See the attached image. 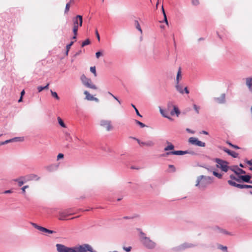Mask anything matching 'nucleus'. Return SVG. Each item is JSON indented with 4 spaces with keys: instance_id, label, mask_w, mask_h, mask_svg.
<instances>
[{
    "instance_id": "obj_1",
    "label": "nucleus",
    "mask_w": 252,
    "mask_h": 252,
    "mask_svg": "<svg viewBox=\"0 0 252 252\" xmlns=\"http://www.w3.org/2000/svg\"><path fill=\"white\" fill-rule=\"evenodd\" d=\"M213 179V177L199 176L197 178L195 186L200 189H205L208 185L212 183Z\"/></svg>"
},
{
    "instance_id": "obj_2",
    "label": "nucleus",
    "mask_w": 252,
    "mask_h": 252,
    "mask_svg": "<svg viewBox=\"0 0 252 252\" xmlns=\"http://www.w3.org/2000/svg\"><path fill=\"white\" fill-rule=\"evenodd\" d=\"M141 242L143 246L148 249L153 250L156 247V243L150 239L149 237H146L144 233H140Z\"/></svg>"
},
{
    "instance_id": "obj_3",
    "label": "nucleus",
    "mask_w": 252,
    "mask_h": 252,
    "mask_svg": "<svg viewBox=\"0 0 252 252\" xmlns=\"http://www.w3.org/2000/svg\"><path fill=\"white\" fill-rule=\"evenodd\" d=\"M75 252H97L88 244H83L74 247Z\"/></svg>"
},
{
    "instance_id": "obj_4",
    "label": "nucleus",
    "mask_w": 252,
    "mask_h": 252,
    "mask_svg": "<svg viewBox=\"0 0 252 252\" xmlns=\"http://www.w3.org/2000/svg\"><path fill=\"white\" fill-rule=\"evenodd\" d=\"M215 161L218 163L217 165L218 168H220L223 171L226 172L230 167L228 166V162L221 159L220 158H216L214 159Z\"/></svg>"
},
{
    "instance_id": "obj_5",
    "label": "nucleus",
    "mask_w": 252,
    "mask_h": 252,
    "mask_svg": "<svg viewBox=\"0 0 252 252\" xmlns=\"http://www.w3.org/2000/svg\"><path fill=\"white\" fill-rule=\"evenodd\" d=\"M56 248L58 252H75L74 247H67L64 245L57 244Z\"/></svg>"
},
{
    "instance_id": "obj_6",
    "label": "nucleus",
    "mask_w": 252,
    "mask_h": 252,
    "mask_svg": "<svg viewBox=\"0 0 252 252\" xmlns=\"http://www.w3.org/2000/svg\"><path fill=\"white\" fill-rule=\"evenodd\" d=\"M188 142L189 144L197 146L198 147H205L206 146L205 143L199 141L198 138L194 137H191L189 138Z\"/></svg>"
},
{
    "instance_id": "obj_7",
    "label": "nucleus",
    "mask_w": 252,
    "mask_h": 252,
    "mask_svg": "<svg viewBox=\"0 0 252 252\" xmlns=\"http://www.w3.org/2000/svg\"><path fill=\"white\" fill-rule=\"evenodd\" d=\"M21 178H23V180H25L27 182L32 180L38 181L40 179V177L34 174H30L26 176H21Z\"/></svg>"
},
{
    "instance_id": "obj_8",
    "label": "nucleus",
    "mask_w": 252,
    "mask_h": 252,
    "mask_svg": "<svg viewBox=\"0 0 252 252\" xmlns=\"http://www.w3.org/2000/svg\"><path fill=\"white\" fill-rule=\"evenodd\" d=\"M230 169L234 172L235 174L238 175H240V174H244L246 173V171L245 170L239 168L237 165L230 167Z\"/></svg>"
},
{
    "instance_id": "obj_9",
    "label": "nucleus",
    "mask_w": 252,
    "mask_h": 252,
    "mask_svg": "<svg viewBox=\"0 0 252 252\" xmlns=\"http://www.w3.org/2000/svg\"><path fill=\"white\" fill-rule=\"evenodd\" d=\"M70 215H71V213L70 212L69 210L60 212L59 219L60 220H65V218Z\"/></svg>"
},
{
    "instance_id": "obj_10",
    "label": "nucleus",
    "mask_w": 252,
    "mask_h": 252,
    "mask_svg": "<svg viewBox=\"0 0 252 252\" xmlns=\"http://www.w3.org/2000/svg\"><path fill=\"white\" fill-rule=\"evenodd\" d=\"M187 152L186 151H170L167 152L165 154V155L166 156H169L171 155H184L185 154H187Z\"/></svg>"
},
{
    "instance_id": "obj_11",
    "label": "nucleus",
    "mask_w": 252,
    "mask_h": 252,
    "mask_svg": "<svg viewBox=\"0 0 252 252\" xmlns=\"http://www.w3.org/2000/svg\"><path fill=\"white\" fill-rule=\"evenodd\" d=\"M100 125L103 126H105L107 131H110L111 129L110 121L102 120L100 121Z\"/></svg>"
},
{
    "instance_id": "obj_12",
    "label": "nucleus",
    "mask_w": 252,
    "mask_h": 252,
    "mask_svg": "<svg viewBox=\"0 0 252 252\" xmlns=\"http://www.w3.org/2000/svg\"><path fill=\"white\" fill-rule=\"evenodd\" d=\"M214 99L220 104H223L225 102V94H222L220 97H215Z\"/></svg>"
},
{
    "instance_id": "obj_13",
    "label": "nucleus",
    "mask_w": 252,
    "mask_h": 252,
    "mask_svg": "<svg viewBox=\"0 0 252 252\" xmlns=\"http://www.w3.org/2000/svg\"><path fill=\"white\" fill-rule=\"evenodd\" d=\"M180 245L182 247L183 251H184L187 249L192 248H194L195 246H196V245L193 244L192 243H187V242L184 243Z\"/></svg>"
},
{
    "instance_id": "obj_14",
    "label": "nucleus",
    "mask_w": 252,
    "mask_h": 252,
    "mask_svg": "<svg viewBox=\"0 0 252 252\" xmlns=\"http://www.w3.org/2000/svg\"><path fill=\"white\" fill-rule=\"evenodd\" d=\"M239 178L240 181L241 180L244 182L248 183L251 179V176L250 175H239Z\"/></svg>"
},
{
    "instance_id": "obj_15",
    "label": "nucleus",
    "mask_w": 252,
    "mask_h": 252,
    "mask_svg": "<svg viewBox=\"0 0 252 252\" xmlns=\"http://www.w3.org/2000/svg\"><path fill=\"white\" fill-rule=\"evenodd\" d=\"M245 80L246 85L248 87L249 90L252 92V77H247Z\"/></svg>"
},
{
    "instance_id": "obj_16",
    "label": "nucleus",
    "mask_w": 252,
    "mask_h": 252,
    "mask_svg": "<svg viewBox=\"0 0 252 252\" xmlns=\"http://www.w3.org/2000/svg\"><path fill=\"white\" fill-rule=\"evenodd\" d=\"M72 22L73 25V27L72 29L73 33H77L79 28L77 19H74V18H73Z\"/></svg>"
},
{
    "instance_id": "obj_17",
    "label": "nucleus",
    "mask_w": 252,
    "mask_h": 252,
    "mask_svg": "<svg viewBox=\"0 0 252 252\" xmlns=\"http://www.w3.org/2000/svg\"><path fill=\"white\" fill-rule=\"evenodd\" d=\"M74 19H77L78 26L82 27L83 24V17L80 15H77L73 17Z\"/></svg>"
},
{
    "instance_id": "obj_18",
    "label": "nucleus",
    "mask_w": 252,
    "mask_h": 252,
    "mask_svg": "<svg viewBox=\"0 0 252 252\" xmlns=\"http://www.w3.org/2000/svg\"><path fill=\"white\" fill-rule=\"evenodd\" d=\"M180 113V112L178 109V108L176 106H174L173 109L170 112V114L172 116L174 115L175 114H176L177 116L179 115Z\"/></svg>"
},
{
    "instance_id": "obj_19",
    "label": "nucleus",
    "mask_w": 252,
    "mask_h": 252,
    "mask_svg": "<svg viewBox=\"0 0 252 252\" xmlns=\"http://www.w3.org/2000/svg\"><path fill=\"white\" fill-rule=\"evenodd\" d=\"M14 181L18 183L19 187H21L25 183L27 182L23 178H21V176L19 178L14 179Z\"/></svg>"
},
{
    "instance_id": "obj_20",
    "label": "nucleus",
    "mask_w": 252,
    "mask_h": 252,
    "mask_svg": "<svg viewBox=\"0 0 252 252\" xmlns=\"http://www.w3.org/2000/svg\"><path fill=\"white\" fill-rule=\"evenodd\" d=\"M58 165L55 164L51 165L47 167V169L49 171L52 172L57 169Z\"/></svg>"
},
{
    "instance_id": "obj_21",
    "label": "nucleus",
    "mask_w": 252,
    "mask_h": 252,
    "mask_svg": "<svg viewBox=\"0 0 252 252\" xmlns=\"http://www.w3.org/2000/svg\"><path fill=\"white\" fill-rule=\"evenodd\" d=\"M80 79L84 85L87 82H90V79L87 78L84 74H82L81 76Z\"/></svg>"
},
{
    "instance_id": "obj_22",
    "label": "nucleus",
    "mask_w": 252,
    "mask_h": 252,
    "mask_svg": "<svg viewBox=\"0 0 252 252\" xmlns=\"http://www.w3.org/2000/svg\"><path fill=\"white\" fill-rule=\"evenodd\" d=\"M171 251L173 252H181L183 251L181 245L172 248Z\"/></svg>"
},
{
    "instance_id": "obj_23",
    "label": "nucleus",
    "mask_w": 252,
    "mask_h": 252,
    "mask_svg": "<svg viewBox=\"0 0 252 252\" xmlns=\"http://www.w3.org/2000/svg\"><path fill=\"white\" fill-rule=\"evenodd\" d=\"M181 78V69L180 67L178 69L177 77H176V84L179 83L180 79Z\"/></svg>"
},
{
    "instance_id": "obj_24",
    "label": "nucleus",
    "mask_w": 252,
    "mask_h": 252,
    "mask_svg": "<svg viewBox=\"0 0 252 252\" xmlns=\"http://www.w3.org/2000/svg\"><path fill=\"white\" fill-rule=\"evenodd\" d=\"M84 94H86V98L87 100H93L94 98V97L93 95H91L87 91H85L84 92Z\"/></svg>"
},
{
    "instance_id": "obj_25",
    "label": "nucleus",
    "mask_w": 252,
    "mask_h": 252,
    "mask_svg": "<svg viewBox=\"0 0 252 252\" xmlns=\"http://www.w3.org/2000/svg\"><path fill=\"white\" fill-rule=\"evenodd\" d=\"M176 90L181 94H183L184 93V91L182 87L180 85L179 83L176 84L175 86Z\"/></svg>"
},
{
    "instance_id": "obj_26",
    "label": "nucleus",
    "mask_w": 252,
    "mask_h": 252,
    "mask_svg": "<svg viewBox=\"0 0 252 252\" xmlns=\"http://www.w3.org/2000/svg\"><path fill=\"white\" fill-rule=\"evenodd\" d=\"M41 231H42L43 232L47 233H49V234H53V233H56V231L48 229H47V228H46L45 227H43V228H42V230H41Z\"/></svg>"
},
{
    "instance_id": "obj_27",
    "label": "nucleus",
    "mask_w": 252,
    "mask_h": 252,
    "mask_svg": "<svg viewBox=\"0 0 252 252\" xmlns=\"http://www.w3.org/2000/svg\"><path fill=\"white\" fill-rule=\"evenodd\" d=\"M49 84L48 83L44 87L38 86L37 87V90H38V92H41V91H42L44 90L48 89V87H49Z\"/></svg>"
},
{
    "instance_id": "obj_28",
    "label": "nucleus",
    "mask_w": 252,
    "mask_h": 252,
    "mask_svg": "<svg viewBox=\"0 0 252 252\" xmlns=\"http://www.w3.org/2000/svg\"><path fill=\"white\" fill-rule=\"evenodd\" d=\"M174 149V146L172 144H170L169 145H167L164 149V151H168L172 150Z\"/></svg>"
},
{
    "instance_id": "obj_29",
    "label": "nucleus",
    "mask_w": 252,
    "mask_h": 252,
    "mask_svg": "<svg viewBox=\"0 0 252 252\" xmlns=\"http://www.w3.org/2000/svg\"><path fill=\"white\" fill-rule=\"evenodd\" d=\"M58 123H59V125L62 127H66V125L64 123V122L63 121V120L60 117H58Z\"/></svg>"
},
{
    "instance_id": "obj_30",
    "label": "nucleus",
    "mask_w": 252,
    "mask_h": 252,
    "mask_svg": "<svg viewBox=\"0 0 252 252\" xmlns=\"http://www.w3.org/2000/svg\"><path fill=\"white\" fill-rule=\"evenodd\" d=\"M134 23H135V26L136 27V28L139 31H140L141 32H142V29L140 27V24L138 22V21L137 20H135L134 21Z\"/></svg>"
},
{
    "instance_id": "obj_31",
    "label": "nucleus",
    "mask_w": 252,
    "mask_h": 252,
    "mask_svg": "<svg viewBox=\"0 0 252 252\" xmlns=\"http://www.w3.org/2000/svg\"><path fill=\"white\" fill-rule=\"evenodd\" d=\"M193 109H194V111H195L196 113L198 114L199 113V110L200 109V106H197L195 104H193Z\"/></svg>"
},
{
    "instance_id": "obj_32",
    "label": "nucleus",
    "mask_w": 252,
    "mask_h": 252,
    "mask_svg": "<svg viewBox=\"0 0 252 252\" xmlns=\"http://www.w3.org/2000/svg\"><path fill=\"white\" fill-rule=\"evenodd\" d=\"M50 92L51 93V94L53 97L56 98L57 100L60 99V97L58 96L57 93L55 92H53L52 90H50Z\"/></svg>"
},
{
    "instance_id": "obj_33",
    "label": "nucleus",
    "mask_w": 252,
    "mask_h": 252,
    "mask_svg": "<svg viewBox=\"0 0 252 252\" xmlns=\"http://www.w3.org/2000/svg\"><path fill=\"white\" fill-rule=\"evenodd\" d=\"M162 13H163V16H164V21L166 23V25H168V22L167 17H166V14H165V11L164 10L163 5L162 6Z\"/></svg>"
},
{
    "instance_id": "obj_34",
    "label": "nucleus",
    "mask_w": 252,
    "mask_h": 252,
    "mask_svg": "<svg viewBox=\"0 0 252 252\" xmlns=\"http://www.w3.org/2000/svg\"><path fill=\"white\" fill-rule=\"evenodd\" d=\"M155 145V143L151 140L145 142V146L148 147H152Z\"/></svg>"
},
{
    "instance_id": "obj_35",
    "label": "nucleus",
    "mask_w": 252,
    "mask_h": 252,
    "mask_svg": "<svg viewBox=\"0 0 252 252\" xmlns=\"http://www.w3.org/2000/svg\"><path fill=\"white\" fill-rule=\"evenodd\" d=\"M91 43V41L89 39H87L84 41L82 43V47H83L86 45H88Z\"/></svg>"
},
{
    "instance_id": "obj_36",
    "label": "nucleus",
    "mask_w": 252,
    "mask_h": 252,
    "mask_svg": "<svg viewBox=\"0 0 252 252\" xmlns=\"http://www.w3.org/2000/svg\"><path fill=\"white\" fill-rule=\"evenodd\" d=\"M90 71L91 72H92L94 74L95 77L97 76L96 69H95V66H91L90 67Z\"/></svg>"
},
{
    "instance_id": "obj_37",
    "label": "nucleus",
    "mask_w": 252,
    "mask_h": 252,
    "mask_svg": "<svg viewBox=\"0 0 252 252\" xmlns=\"http://www.w3.org/2000/svg\"><path fill=\"white\" fill-rule=\"evenodd\" d=\"M213 175L216 176V177L220 179L222 177V175L215 171H213Z\"/></svg>"
},
{
    "instance_id": "obj_38",
    "label": "nucleus",
    "mask_w": 252,
    "mask_h": 252,
    "mask_svg": "<svg viewBox=\"0 0 252 252\" xmlns=\"http://www.w3.org/2000/svg\"><path fill=\"white\" fill-rule=\"evenodd\" d=\"M135 122L137 125L140 126L141 127H144L146 126V125L144 124L137 120H135Z\"/></svg>"
},
{
    "instance_id": "obj_39",
    "label": "nucleus",
    "mask_w": 252,
    "mask_h": 252,
    "mask_svg": "<svg viewBox=\"0 0 252 252\" xmlns=\"http://www.w3.org/2000/svg\"><path fill=\"white\" fill-rule=\"evenodd\" d=\"M32 226L36 229L40 230V231H41L42 230V228H43L42 226H39V225H38L36 223H32Z\"/></svg>"
},
{
    "instance_id": "obj_40",
    "label": "nucleus",
    "mask_w": 252,
    "mask_h": 252,
    "mask_svg": "<svg viewBox=\"0 0 252 252\" xmlns=\"http://www.w3.org/2000/svg\"><path fill=\"white\" fill-rule=\"evenodd\" d=\"M74 41H71L69 44H67L66 46V49L67 50V53H68L69 50L71 47V46L73 44Z\"/></svg>"
},
{
    "instance_id": "obj_41",
    "label": "nucleus",
    "mask_w": 252,
    "mask_h": 252,
    "mask_svg": "<svg viewBox=\"0 0 252 252\" xmlns=\"http://www.w3.org/2000/svg\"><path fill=\"white\" fill-rule=\"evenodd\" d=\"M131 105L134 109L135 112L136 113V115L140 117H142V115H140V114L139 113L138 110H137V109L136 108L135 106L133 104H131Z\"/></svg>"
},
{
    "instance_id": "obj_42",
    "label": "nucleus",
    "mask_w": 252,
    "mask_h": 252,
    "mask_svg": "<svg viewBox=\"0 0 252 252\" xmlns=\"http://www.w3.org/2000/svg\"><path fill=\"white\" fill-rule=\"evenodd\" d=\"M218 248L221 250L223 251H225V252L227 251V248L226 246H223L222 245H220L218 246Z\"/></svg>"
},
{
    "instance_id": "obj_43",
    "label": "nucleus",
    "mask_w": 252,
    "mask_h": 252,
    "mask_svg": "<svg viewBox=\"0 0 252 252\" xmlns=\"http://www.w3.org/2000/svg\"><path fill=\"white\" fill-rule=\"evenodd\" d=\"M70 5V2H68L66 3L65 8V10H64V13H67L68 12V11L69 10Z\"/></svg>"
},
{
    "instance_id": "obj_44",
    "label": "nucleus",
    "mask_w": 252,
    "mask_h": 252,
    "mask_svg": "<svg viewBox=\"0 0 252 252\" xmlns=\"http://www.w3.org/2000/svg\"><path fill=\"white\" fill-rule=\"evenodd\" d=\"M229 155L232 156L234 158H237L238 157V154L233 151H231Z\"/></svg>"
},
{
    "instance_id": "obj_45",
    "label": "nucleus",
    "mask_w": 252,
    "mask_h": 252,
    "mask_svg": "<svg viewBox=\"0 0 252 252\" xmlns=\"http://www.w3.org/2000/svg\"><path fill=\"white\" fill-rule=\"evenodd\" d=\"M10 142H12L11 139L6 140H5L4 141L0 142V146H1V145H5V144H8V143H10Z\"/></svg>"
},
{
    "instance_id": "obj_46",
    "label": "nucleus",
    "mask_w": 252,
    "mask_h": 252,
    "mask_svg": "<svg viewBox=\"0 0 252 252\" xmlns=\"http://www.w3.org/2000/svg\"><path fill=\"white\" fill-rule=\"evenodd\" d=\"M230 178L232 179V180H235L236 181H237L238 182H240V180L239 179V178H236L235 176H234L233 175H231L230 176Z\"/></svg>"
},
{
    "instance_id": "obj_47",
    "label": "nucleus",
    "mask_w": 252,
    "mask_h": 252,
    "mask_svg": "<svg viewBox=\"0 0 252 252\" xmlns=\"http://www.w3.org/2000/svg\"><path fill=\"white\" fill-rule=\"evenodd\" d=\"M228 183L230 185H231L232 186H233V187H235V186L236 185V184H237L236 183H235V182H234V181H233L232 180H228Z\"/></svg>"
},
{
    "instance_id": "obj_48",
    "label": "nucleus",
    "mask_w": 252,
    "mask_h": 252,
    "mask_svg": "<svg viewBox=\"0 0 252 252\" xmlns=\"http://www.w3.org/2000/svg\"><path fill=\"white\" fill-rule=\"evenodd\" d=\"M186 152H187V154H190L191 155H195L196 154L195 152L191 151V150H186Z\"/></svg>"
},
{
    "instance_id": "obj_49",
    "label": "nucleus",
    "mask_w": 252,
    "mask_h": 252,
    "mask_svg": "<svg viewBox=\"0 0 252 252\" xmlns=\"http://www.w3.org/2000/svg\"><path fill=\"white\" fill-rule=\"evenodd\" d=\"M123 249L124 250L126 251V252H129L131 251V247H126L124 246L123 247Z\"/></svg>"
},
{
    "instance_id": "obj_50",
    "label": "nucleus",
    "mask_w": 252,
    "mask_h": 252,
    "mask_svg": "<svg viewBox=\"0 0 252 252\" xmlns=\"http://www.w3.org/2000/svg\"><path fill=\"white\" fill-rule=\"evenodd\" d=\"M21 137H14L13 138L10 139L11 140V142L18 141L21 140Z\"/></svg>"
},
{
    "instance_id": "obj_51",
    "label": "nucleus",
    "mask_w": 252,
    "mask_h": 252,
    "mask_svg": "<svg viewBox=\"0 0 252 252\" xmlns=\"http://www.w3.org/2000/svg\"><path fill=\"white\" fill-rule=\"evenodd\" d=\"M102 55V53L100 51L97 52L95 53V56L96 58H99Z\"/></svg>"
},
{
    "instance_id": "obj_52",
    "label": "nucleus",
    "mask_w": 252,
    "mask_h": 252,
    "mask_svg": "<svg viewBox=\"0 0 252 252\" xmlns=\"http://www.w3.org/2000/svg\"><path fill=\"white\" fill-rule=\"evenodd\" d=\"M192 4L194 5H197L199 4L198 0H191Z\"/></svg>"
},
{
    "instance_id": "obj_53",
    "label": "nucleus",
    "mask_w": 252,
    "mask_h": 252,
    "mask_svg": "<svg viewBox=\"0 0 252 252\" xmlns=\"http://www.w3.org/2000/svg\"><path fill=\"white\" fill-rule=\"evenodd\" d=\"M223 151L228 154L229 155L230 154L232 151L226 148H224L223 149Z\"/></svg>"
},
{
    "instance_id": "obj_54",
    "label": "nucleus",
    "mask_w": 252,
    "mask_h": 252,
    "mask_svg": "<svg viewBox=\"0 0 252 252\" xmlns=\"http://www.w3.org/2000/svg\"><path fill=\"white\" fill-rule=\"evenodd\" d=\"M235 187L239 189H244V184H236Z\"/></svg>"
},
{
    "instance_id": "obj_55",
    "label": "nucleus",
    "mask_w": 252,
    "mask_h": 252,
    "mask_svg": "<svg viewBox=\"0 0 252 252\" xmlns=\"http://www.w3.org/2000/svg\"><path fill=\"white\" fill-rule=\"evenodd\" d=\"M63 156H64L63 154L62 153L59 154V155L57 156V159L59 160V159H60L61 158H63Z\"/></svg>"
},
{
    "instance_id": "obj_56",
    "label": "nucleus",
    "mask_w": 252,
    "mask_h": 252,
    "mask_svg": "<svg viewBox=\"0 0 252 252\" xmlns=\"http://www.w3.org/2000/svg\"><path fill=\"white\" fill-rule=\"evenodd\" d=\"M169 168H171L172 169V172H175L176 171V168L173 165L170 164L168 165Z\"/></svg>"
},
{
    "instance_id": "obj_57",
    "label": "nucleus",
    "mask_w": 252,
    "mask_h": 252,
    "mask_svg": "<svg viewBox=\"0 0 252 252\" xmlns=\"http://www.w3.org/2000/svg\"><path fill=\"white\" fill-rule=\"evenodd\" d=\"M92 84V81L90 79V82H87L86 83V84H85V86H86L88 88H89V86H90V85H91Z\"/></svg>"
},
{
    "instance_id": "obj_58",
    "label": "nucleus",
    "mask_w": 252,
    "mask_h": 252,
    "mask_svg": "<svg viewBox=\"0 0 252 252\" xmlns=\"http://www.w3.org/2000/svg\"><path fill=\"white\" fill-rule=\"evenodd\" d=\"M244 189H252V186L244 184Z\"/></svg>"
},
{
    "instance_id": "obj_59",
    "label": "nucleus",
    "mask_w": 252,
    "mask_h": 252,
    "mask_svg": "<svg viewBox=\"0 0 252 252\" xmlns=\"http://www.w3.org/2000/svg\"><path fill=\"white\" fill-rule=\"evenodd\" d=\"M28 188H29V186H28V185L25 186L23 187H22V192L23 193H25L26 189H28Z\"/></svg>"
},
{
    "instance_id": "obj_60",
    "label": "nucleus",
    "mask_w": 252,
    "mask_h": 252,
    "mask_svg": "<svg viewBox=\"0 0 252 252\" xmlns=\"http://www.w3.org/2000/svg\"><path fill=\"white\" fill-rule=\"evenodd\" d=\"M89 88L96 90L97 89V87H96V86L95 85H94L92 83L91 84V85H90V86H89Z\"/></svg>"
},
{
    "instance_id": "obj_61",
    "label": "nucleus",
    "mask_w": 252,
    "mask_h": 252,
    "mask_svg": "<svg viewBox=\"0 0 252 252\" xmlns=\"http://www.w3.org/2000/svg\"><path fill=\"white\" fill-rule=\"evenodd\" d=\"M95 34H96V37H97V39H98V40L100 41V36H99V34L98 33L97 30L95 31Z\"/></svg>"
},
{
    "instance_id": "obj_62",
    "label": "nucleus",
    "mask_w": 252,
    "mask_h": 252,
    "mask_svg": "<svg viewBox=\"0 0 252 252\" xmlns=\"http://www.w3.org/2000/svg\"><path fill=\"white\" fill-rule=\"evenodd\" d=\"M186 131L189 132V133H191V134H194V131L191 130L189 128H187L186 129Z\"/></svg>"
},
{
    "instance_id": "obj_63",
    "label": "nucleus",
    "mask_w": 252,
    "mask_h": 252,
    "mask_svg": "<svg viewBox=\"0 0 252 252\" xmlns=\"http://www.w3.org/2000/svg\"><path fill=\"white\" fill-rule=\"evenodd\" d=\"M132 138L135 140H136V141L137 142V143L140 145H141V143L142 141H141L139 139L135 138V137H132Z\"/></svg>"
},
{
    "instance_id": "obj_64",
    "label": "nucleus",
    "mask_w": 252,
    "mask_h": 252,
    "mask_svg": "<svg viewBox=\"0 0 252 252\" xmlns=\"http://www.w3.org/2000/svg\"><path fill=\"white\" fill-rule=\"evenodd\" d=\"M246 162L250 165H252V159L251 160H246Z\"/></svg>"
}]
</instances>
